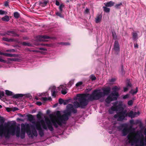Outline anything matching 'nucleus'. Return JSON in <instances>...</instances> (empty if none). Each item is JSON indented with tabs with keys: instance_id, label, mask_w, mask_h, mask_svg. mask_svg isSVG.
Segmentation results:
<instances>
[{
	"instance_id": "nucleus-1",
	"label": "nucleus",
	"mask_w": 146,
	"mask_h": 146,
	"mask_svg": "<svg viewBox=\"0 0 146 146\" xmlns=\"http://www.w3.org/2000/svg\"><path fill=\"white\" fill-rule=\"evenodd\" d=\"M123 106L122 103L120 102L116 106H112L109 110V112L111 114L113 113L114 111L117 112V113L114 116V117L117 119V121H123L127 116L132 118L137 117L139 115V111L134 112L133 111H131L127 113L126 110H124Z\"/></svg>"
},
{
	"instance_id": "nucleus-2",
	"label": "nucleus",
	"mask_w": 146,
	"mask_h": 146,
	"mask_svg": "<svg viewBox=\"0 0 146 146\" xmlns=\"http://www.w3.org/2000/svg\"><path fill=\"white\" fill-rule=\"evenodd\" d=\"M77 112V110L74 108L72 104H68L66 106V110L64 111V114L61 115L60 111L56 112V116L52 120V123L56 127H57L58 125L61 126L65 123L66 121L68 119V116L72 113H75Z\"/></svg>"
},
{
	"instance_id": "nucleus-3",
	"label": "nucleus",
	"mask_w": 146,
	"mask_h": 146,
	"mask_svg": "<svg viewBox=\"0 0 146 146\" xmlns=\"http://www.w3.org/2000/svg\"><path fill=\"white\" fill-rule=\"evenodd\" d=\"M15 133L17 137H20L22 139L25 138V133L29 138L33 139L36 137L38 134L36 128H15Z\"/></svg>"
},
{
	"instance_id": "nucleus-4",
	"label": "nucleus",
	"mask_w": 146,
	"mask_h": 146,
	"mask_svg": "<svg viewBox=\"0 0 146 146\" xmlns=\"http://www.w3.org/2000/svg\"><path fill=\"white\" fill-rule=\"evenodd\" d=\"M129 143L133 145L135 143V146H145L146 145V138H144L143 135L139 132H137L133 138L131 135L129 134L127 136Z\"/></svg>"
},
{
	"instance_id": "nucleus-5",
	"label": "nucleus",
	"mask_w": 146,
	"mask_h": 146,
	"mask_svg": "<svg viewBox=\"0 0 146 146\" xmlns=\"http://www.w3.org/2000/svg\"><path fill=\"white\" fill-rule=\"evenodd\" d=\"M86 98V94H77L76 96L74 98V100H78L79 102L77 101L74 102L73 104L74 107L76 108H84V106L87 105L88 103V101Z\"/></svg>"
},
{
	"instance_id": "nucleus-6",
	"label": "nucleus",
	"mask_w": 146,
	"mask_h": 146,
	"mask_svg": "<svg viewBox=\"0 0 146 146\" xmlns=\"http://www.w3.org/2000/svg\"><path fill=\"white\" fill-rule=\"evenodd\" d=\"M103 92L100 90H94L88 97V99L90 100H98L102 97H104L106 95L108 94L110 91V88H105L103 90Z\"/></svg>"
},
{
	"instance_id": "nucleus-7",
	"label": "nucleus",
	"mask_w": 146,
	"mask_h": 146,
	"mask_svg": "<svg viewBox=\"0 0 146 146\" xmlns=\"http://www.w3.org/2000/svg\"><path fill=\"white\" fill-rule=\"evenodd\" d=\"M57 90L54 86H50L49 89L51 91L52 96L54 97L56 96L57 93L61 90L62 94L65 95L67 93V89L65 85H60V86L57 87Z\"/></svg>"
},
{
	"instance_id": "nucleus-8",
	"label": "nucleus",
	"mask_w": 146,
	"mask_h": 146,
	"mask_svg": "<svg viewBox=\"0 0 146 146\" xmlns=\"http://www.w3.org/2000/svg\"><path fill=\"white\" fill-rule=\"evenodd\" d=\"M120 90V87L115 86L112 88L113 92L105 99V102L109 104L111 102L117 100L119 96L118 91Z\"/></svg>"
},
{
	"instance_id": "nucleus-9",
	"label": "nucleus",
	"mask_w": 146,
	"mask_h": 146,
	"mask_svg": "<svg viewBox=\"0 0 146 146\" xmlns=\"http://www.w3.org/2000/svg\"><path fill=\"white\" fill-rule=\"evenodd\" d=\"M15 128H0V137L4 136L5 138L9 139L11 135H15Z\"/></svg>"
},
{
	"instance_id": "nucleus-10",
	"label": "nucleus",
	"mask_w": 146,
	"mask_h": 146,
	"mask_svg": "<svg viewBox=\"0 0 146 146\" xmlns=\"http://www.w3.org/2000/svg\"><path fill=\"white\" fill-rule=\"evenodd\" d=\"M28 119L36 128H46L45 127L44 122L43 119L36 121L35 118L32 115H30L28 117Z\"/></svg>"
},
{
	"instance_id": "nucleus-11",
	"label": "nucleus",
	"mask_w": 146,
	"mask_h": 146,
	"mask_svg": "<svg viewBox=\"0 0 146 146\" xmlns=\"http://www.w3.org/2000/svg\"><path fill=\"white\" fill-rule=\"evenodd\" d=\"M6 94L8 96H12L13 98H17L19 97H22L24 95L23 94H14L12 92L8 90H6L5 91Z\"/></svg>"
},
{
	"instance_id": "nucleus-12",
	"label": "nucleus",
	"mask_w": 146,
	"mask_h": 146,
	"mask_svg": "<svg viewBox=\"0 0 146 146\" xmlns=\"http://www.w3.org/2000/svg\"><path fill=\"white\" fill-rule=\"evenodd\" d=\"M39 96H45V97H42L40 98L41 100L43 101H51L52 100V98L50 97L47 98L46 96H48V94L47 92H44L43 93L40 94Z\"/></svg>"
},
{
	"instance_id": "nucleus-13",
	"label": "nucleus",
	"mask_w": 146,
	"mask_h": 146,
	"mask_svg": "<svg viewBox=\"0 0 146 146\" xmlns=\"http://www.w3.org/2000/svg\"><path fill=\"white\" fill-rule=\"evenodd\" d=\"M38 132L39 136L40 137H43L45 134V131H48V128H36Z\"/></svg>"
},
{
	"instance_id": "nucleus-14",
	"label": "nucleus",
	"mask_w": 146,
	"mask_h": 146,
	"mask_svg": "<svg viewBox=\"0 0 146 146\" xmlns=\"http://www.w3.org/2000/svg\"><path fill=\"white\" fill-rule=\"evenodd\" d=\"M6 125L9 128H16V122L14 121H8L6 123Z\"/></svg>"
},
{
	"instance_id": "nucleus-15",
	"label": "nucleus",
	"mask_w": 146,
	"mask_h": 146,
	"mask_svg": "<svg viewBox=\"0 0 146 146\" xmlns=\"http://www.w3.org/2000/svg\"><path fill=\"white\" fill-rule=\"evenodd\" d=\"M55 129H54V128H48V129L51 131L52 135H54L56 133H58L59 134H61L60 128H55Z\"/></svg>"
},
{
	"instance_id": "nucleus-16",
	"label": "nucleus",
	"mask_w": 146,
	"mask_h": 146,
	"mask_svg": "<svg viewBox=\"0 0 146 146\" xmlns=\"http://www.w3.org/2000/svg\"><path fill=\"white\" fill-rule=\"evenodd\" d=\"M113 49L114 50L117 52L118 53L120 50V48L118 42L117 41H115L114 43Z\"/></svg>"
},
{
	"instance_id": "nucleus-17",
	"label": "nucleus",
	"mask_w": 146,
	"mask_h": 146,
	"mask_svg": "<svg viewBox=\"0 0 146 146\" xmlns=\"http://www.w3.org/2000/svg\"><path fill=\"white\" fill-rule=\"evenodd\" d=\"M49 36L46 35L39 36L37 37L38 40L39 41H44L45 39H49Z\"/></svg>"
},
{
	"instance_id": "nucleus-18",
	"label": "nucleus",
	"mask_w": 146,
	"mask_h": 146,
	"mask_svg": "<svg viewBox=\"0 0 146 146\" xmlns=\"http://www.w3.org/2000/svg\"><path fill=\"white\" fill-rule=\"evenodd\" d=\"M136 128H123L122 130V135L125 136L127 135L129 133V129H133V130H135Z\"/></svg>"
},
{
	"instance_id": "nucleus-19",
	"label": "nucleus",
	"mask_w": 146,
	"mask_h": 146,
	"mask_svg": "<svg viewBox=\"0 0 146 146\" xmlns=\"http://www.w3.org/2000/svg\"><path fill=\"white\" fill-rule=\"evenodd\" d=\"M102 16L101 15H97L95 19V22L96 23H100L102 19Z\"/></svg>"
},
{
	"instance_id": "nucleus-20",
	"label": "nucleus",
	"mask_w": 146,
	"mask_h": 146,
	"mask_svg": "<svg viewBox=\"0 0 146 146\" xmlns=\"http://www.w3.org/2000/svg\"><path fill=\"white\" fill-rule=\"evenodd\" d=\"M114 2L112 1H110L109 2L105 3L104 4L106 7H111L113 5Z\"/></svg>"
},
{
	"instance_id": "nucleus-21",
	"label": "nucleus",
	"mask_w": 146,
	"mask_h": 146,
	"mask_svg": "<svg viewBox=\"0 0 146 146\" xmlns=\"http://www.w3.org/2000/svg\"><path fill=\"white\" fill-rule=\"evenodd\" d=\"M132 38L133 40H136L138 39V35L135 32H133L132 33Z\"/></svg>"
},
{
	"instance_id": "nucleus-22",
	"label": "nucleus",
	"mask_w": 146,
	"mask_h": 146,
	"mask_svg": "<svg viewBox=\"0 0 146 146\" xmlns=\"http://www.w3.org/2000/svg\"><path fill=\"white\" fill-rule=\"evenodd\" d=\"M2 55H3L4 56H6L8 57H15L16 56V54H9L7 53H4L3 52H2Z\"/></svg>"
},
{
	"instance_id": "nucleus-23",
	"label": "nucleus",
	"mask_w": 146,
	"mask_h": 146,
	"mask_svg": "<svg viewBox=\"0 0 146 146\" xmlns=\"http://www.w3.org/2000/svg\"><path fill=\"white\" fill-rule=\"evenodd\" d=\"M131 84L130 83L128 82L127 83L126 86L124 88V92H126L129 89V87H131Z\"/></svg>"
},
{
	"instance_id": "nucleus-24",
	"label": "nucleus",
	"mask_w": 146,
	"mask_h": 146,
	"mask_svg": "<svg viewBox=\"0 0 146 146\" xmlns=\"http://www.w3.org/2000/svg\"><path fill=\"white\" fill-rule=\"evenodd\" d=\"M21 128H29V124L27 123H22L21 124Z\"/></svg>"
},
{
	"instance_id": "nucleus-25",
	"label": "nucleus",
	"mask_w": 146,
	"mask_h": 146,
	"mask_svg": "<svg viewBox=\"0 0 146 146\" xmlns=\"http://www.w3.org/2000/svg\"><path fill=\"white\" fill-rule=\"evenodd\" d=\"M4 121V119L3 117L0 119V128H4L3 127V124Z\"/></svg>"
},
{
	"instance_id": "nucleus-26",
	"label": "nucleus",
	"mask_w": 146,
	"mask_h": 146,
	"mask_svg": "<svg viewBox=\"0 0 146 146\" xmlns=\"http://www.w3.org/2000/svg\"><path fill=\"white\" fill-rule=\"evenodd\" d=\"M138 92V88L136 87L135 90L132 89L129 92V93L133 95L136 94Z\"/></svg>"
},
{
	"instance_id": "nucleus-27",
	"label": "nucleus",
	"mask_w": 146,
	"mask_h": 146,
	"mask_svg": "<svg viewBox=\"0 0 146 146\" xmlns=\"http://www.w3.org/2000/svg\"><path fill=\"white\" fill-rule=\"evenodd\" d=\"M47 3L48 2L47 1H45L44 2L40 1L39 4L40 5L44 7L46 5Z\"/></svg>"
},
{
	"instance_id": "nucleus-28",
	"label": "nucleus",
	"mask_w": 146,
	"mask_h": 146,
	"mask_svg": "<svg viewBox=\"0 0 146 146\" xmlns=\"http://www.w3.org/2000/svg\"><path fill=\"white\" fill-rule=\"evenodd\" d=\"M136 123L139 124V128H143V124L141 121L139 120H137Z\"/></svg>"
},
{
	"instance_id": "nucleus-29",
	"label": "nucleus",
	"mask_w": 146,
	"mask_h": 146,
	"mask_svg": "<svg viewBox=\"0 0 146 146\" xmlns=\"http://www.w3.org/2000/svg\"><path fill=\"white\" fill-rule=\"evenodd\" d=\"M7 34L9 35H14L15 34V32L13 31H9L7 32Z\"/></svg>"
},
{
	"instance_id": "nucleus-30",
	"label": "nucleus",
	"mask_w": 146,
	"mask_h": 146,
	"mask_svg": "<svg viewBox=\"0 0 146 146\" xmlns=\"http://www.w3.org/2000/svg\"><path fill=\"white\" fill-rule=\"evenodd\" d=\"M8 60H9L13 61H18L19 60L18 58H8Z\"/></svg>"
},
{
	"instance_id": "nucleus-31",
	"label": "nucleus",
	"mask_w": 146,
	"mask_h": 146,
	"mask_svg": "<svg viewBox=\"0 0 146 146\" xmlns=\"http://www.w3.org/2000/svg\"><path fill=\"white\" fill-rule=\"evenodd\" d=\"M3 21H8L9 20V17L7 16H6L2 18Z\"/></svg>"
},
{
	"instance_id": "nucleus-32",
	"label": "nucleus",
	"mask_w": 146,
	"mask_h": 146,
	"mask_svg": "<svg viewBox=\"0 0 146 146\" xmlns=\"http://www.w3.org/2000/svg\"><path fill=\"white\" fill-rule=\"evenodd\" d=\"M90 78L92 81L95 80L96 79V77L93 74H92L90 76Z\"/></svg>"
},
{
	"instance_id": "nucleus-33",
	"label": "nucleus",
	"mask_w": 146,
	"mask_h": 146,
	"mask_svg": "<svg viewBox=\"0 0 146 146\" xmlns=\"http://www.w3.org/2000/svg\"><path fill=\"white\" fill-rule=\"evenodd\" d=\"M22 44L24 46H31V44L30 43L26 42H23L22 43Z\"/></svg>"
},
{
	"instance_id": "nucleus-34",
	"label": "nucleus",
	"mask_w": 146,
	"mask_h": 146,
	"mask_svg": "<svg viewBox=\"0 0 146 146\" xmlns=\"http://www.w3.org/2000/svg\"><path fill=\"white\" fill-rule=\"evenodd\" d=\"M14 16L15 18H17L19 16V14L17 12H15L14 13Z\"/></svg>"
},
{
	"instance_id": "nucleus-35",
	"label": "nucleus",
	"mask_w": 146,
	"mask_h": 146,
	"mask_svg": "<svg viewBox=\"0 0 146 146\" xmlns=\"http://www.w3.org/2000/svg\"><path fill=\"white\" fill-rule=\"evenodd\" d=\"M42 114L41 113L39 112L37 115V118L38 119V121H39L41 120V119H40L41 118V115Z\"/></svg>"
},
{
	"instance_id": "nucleus-36",
	"label": "nucleus",
	"mask_w": 146,
	"mask_h": 146,
	"mask_svg": "<svg viewBox=\"0 0 146 146\" xmlns=\"http://www.w3.org/2000/svg\"><path fill=\"white\" fill-rule=\"evenodd\" d=\"M122 5V3H119L116 4L115 5V7L116 8L119 9L121 7V6Z\"/></svg>"
},
{
	"instance_id": "nucleus-37",
	"label": "nucleus",
	"mask_w": 146,
	"mask_h": 146,
	"mask_svg": "<svg viewBox=\"0 0 146 146\" xmlns=\"http://www.w3.org/2000/svg\"><path fill=\"white\" fill-rule=\"evenodd\" d=\"M115 81V79L114 78H112L109 80V82L111 84H113Z\"/></svg>"
},
{
	"instance_id": "nucleus-38",
	"label": "nucleus",
	"mask_w": 146,
	"mask_h": 146,
	"mask_svg": "<svg viewBox=\"0 0 146 146\" xmlns=\"http://www.w3.org/2000/svg\"><path fill=\"white\" fill-rule=\"evenodd\" d=\"M112 36L113 37V39L116 40L117 39V35L115 32H112Z\"/></svg>"
},
{
	"instance_id": "nucleus-39",
	"label": "nucleus",
	"mask_w": 146,
	"mask_h": 146,
	"mask_svg": "<svg viewBox=\"0 0 146 146\" xmlns=\"http://www.w3.org/2000/svg\"><path fill=\"white\" fill-rule=\"evenodd\" d=\"M104 10V11L106 12H109L110 11V9L109 8H107L106 7H103Z\"/></svg>"
},
{
	"instance_id": "nucleus-40",
	"label": "nucleus",
	"mask_w": 146,
	"mask_h": 146,
	"mask_svg": "<svg viewBox=\"0 0 146 146\" xmlns=\"http://www.w3.org/2000/svg\"><path fill=\"white\" fill-rule=\"evenodd\" d=\"M129 94H127L125 95H123L122 97L123 99H126L128 98L129 97Z\"/></svg>"
},
{
	"instance_id": "nucleus-41",
	"label": "nucleus",
	"mask_w": 146,
	"mask_h": 146,
	"mask_svg": "<svg viewBox=\"0 0 146 146\" xmlns=\"http://www.w3.org/2000/svg\"><path fill=\"white\" fill-rule=\"evenodd\" d=\"M23 94L24 95L23 96H25V97H27V98H29V99H31L32 98V96H31L30 95V94Z\"/></svg>"
},
{
	"instance_id": "nucleus-42",
	"label": "nucleus",
	"mask_w": 146,
	"mask_h": 146,
	"mask_svg": "<svg viewBox=\"0 0 146 146\" xmlns=\"http://www.w3.org/2000/svg\"><path fill=\"white\" fill-rule=\"evenodd\" d=\"M133 102L132 100H130L128 102V104L129 106H131L133 105Z\"/></svg>"
},
{
	"instance_id": "nucleus-43",
	"label": "nucleus",
	"mask_w": 146,
	"mask_h": 146,
	"mask_svg": "<svg viewBox=\"0 0 146 146\" xmlns=\"http://www.w3.org/2000/svg\"><path fill=\"white\" fill-rule=\"evenodd\" d=\"M82 82L81 81L78 82L76 84V87H78L82 84Z\"/></svg>"
},
{
	"instance_id": "nucleus-44",
	"label": "nucleus",
	"mask_w": 146,
	"mask_h": 146,
	"mask_svg": "<svg viewBox=\"0 0 146 146\" xmlns=\"http://www.w3.org/2000/svg\"><path fill=\"white\" fill-rule=\"evenodd\" d=\"M74 82L73 80H70L68 83V85L70 86H71L74 84Z\"/></svg>"
},
{
	"instance_id": "nucleus-45",
	"label": "nucleus",
	"mask_w": 146,
	"mask_h": 146,
	"mask_svg": "<svg viewBox=\"0 0 146 146\" xmlns=\"http://www.w3.org/2000/svg\"><path fill=\"white\" fill-rule=\"evenodd\" d=\"M6 12L2 10H0V15H3L4 14H6Z\"/></svg>"
},
{
	"instance_id": "nucleus-46",
	"label": "nucleus",
	"mask_w": 146,
	"mask_h": 146,
	"mask_svg": "<svg viewBox=\"0 0 146 146\" xmlns=\"http://www.w3.org/2000/svg\"><path fill=\"white\" fill-rule=\"evenodd\" d=\"M56 14L57 15L60 17L61 18L63 17V16L62 15L61 13L59 12H57L56 13Z\"/></svg>"
},
{
	"instance_id": "nucleus-47",
	"label": "nucleus",
	"mask_w": 146,
	"mask_h": 146,
	"mask_svg": "<svg viewBox=\"0 0 146 146\" xmlns=\"http://www.w3.org/2000/svg\"><path fill=\"white\" fill-rule=\"evenodd\" d=\"M64 100L63 99L61 98H60L59 99V103L60 104H63L64 102Z\"/></svg>"
},
{
	"instance_id": "nucleus-48",
	"label": "nucleus",
	"mask_w": 146,
	"mask_h": 146,
	"mask_svg": "<svg viewBox=\"0 0 146 146\" xmlns=\"http://www.w3.org/2000/svg\"><path fill=\"white\" fill-rule=\"evenodd\" d=\"M4 96V93L3 92H0V98H1Z\"/></svg>"
},
{
	"instance_id": "nucleus-49",
	"label": "nucleus",
	"mask_w": 146,
	"mask_h": 146,
	"mask_svg": "<svg viewBox=\"0 0 146 146\" xmlns=\"http://www.w3.org/2000/svg\"><path fill=\"white\" fill-rule=\"evenodd\" d=\"M0 62H2L6 63V61L5 60L1 59V57H0Z\"/></svg>"
},
{
	"instance_id": "nucleus-50",
	"label": "nucleus",
	"mask_w": 146,
	"mask_h": 146,
	"mask_svg": "<svg viewBox=\"0 0 146 146\" xmlns=\"http://www.w3.org/2000/svg\"><path fill=\"white\" fill-rule=\"evenodd\" d=\"M68 102V100H64V102L63 104L64 105H66Z\"/></svg>"
},
{
	"instance_id": "nucleus-51",
	"label": "nucleus",
	"mask_w": 146,
	"mask_h": 146,
	"mask_svg": "<svg viewBox=\"0 0 146 146\" xmlns=\"http://www.w3.org/2000/svg\"><path fill=\"white\" fill-rule=\"evenodd\" d=\"M63 7V5H61L59 7V9L60 11H62V8Z\"/></svg>"
},
{
	"instance_id": "nucleus-52",
	"label": "nucleus",
	"mask_w": 146,
	"mask_h": 146,
	"mask_svg": "<svg viewBox=\"0 0 146 146\" xmlns=\"http://www.w3.org/2000/svg\"><path fill=\"white\" fill-rule=\"evenodd\" d=\"M36 104L39 106H40L42 105V103L40 102H36Z\"/></svg>"
},
{
	"instance_id": "nucleus-53",
	"label": "nucleus",
	"mask_w": 146,
	"mask_h": 146,
	"mask_svg": "<svg viewBox=\"0 0 146 146\" xmlns=\"http://www.w3.org/2000/svg\"><path fill=\"white\" fill-rule=\"evenodd\" d=\"M129 122H130V123L131 124H135L136 123H135L134 122V121L132 119V120H131L130 121H129Z\"/></svg>"
},
{
	"instance_id": "nucleus-54",
	"label": "nucleus",
	"mask_w": 146,
	"mask_h": 146,
	"mask_svg": "<svg viewBox=\"0 0 146 146\" xmlns=\"http://www.w3.org/2000/svg\"><path fill=\"white\" fill-rule=\"evenodd\" d=\"M134 47L135 48H138V45L137 43H135L134 44Z\"/></svg>"
},
{
	"instance_id": "nucleus-55",
	"label": "nucleus",
	"mask_w": 146,
	"mask_h": 146,
	"mask_svg": "<svg viewBox=\"0 0 146 146\" xmlns=\"http://www.w3.org/2000/svg\"><path fill=\"white\" fill-rule=\"evenodd\" d=\"M17 121H23L24 120V119L20 118H17Z\"/></svg>"
},
{
	"instance_id": "nucleus-56",
	"label": "nucleus",
	"mask_w": 146,
	"mask_h": 146,
	"mask_svg": "<svg viewBox=\"0 0 146 146\" xmlns=\"http://www.w3.org/2000/svg\"><path fill=\"white\" fill-rule=\"evenodd\" d=\"M15 50L14 49H8L6 50V51L7 52H14Z\"/></svg>"
},
{
	"instance_id": "nucleus-57",
	"label": "nucleus",
	"mask_w": 146,
	"mask_h": 146,
	"mask_svg": "<svg viewBox=\"0 0 146 146\" xmlns=\"http://www.w3.org/2000/svg\"><path fill=\"white\" fill-rule=\"evenodd\" d=\"M3 40L4 41H9V39L8 38H5V37L3 38Z\"/></svg>"
},
{
	"instance_id": "nucleus-58",
	"label": "nucleus",
	"mask_w": 146,
	"mask_h": 146,
	"mask_svg": "<svg viewBox=\"0 0 146 146\" xmlns=\"http://www.w3.org/2000/svg\"><path fill=\"white\" fill-rule=\"evenodd\" d=\"M121 72L122 73H123V65H122L121 66Z\"/></svg>"
},
{
	"instance_id": "nucleus-59",
	"label": "nucleus",
	"mask_w": 146,
	"mask_h": 146,
	"mask_svg": "<svg viewBox=\"0 0 146 146\" xmlns=\"http://www.w3.org/2000/svg\"><path fill=\"white\" fill-rule=\"evenodd\" d=\"M32 51L33 52H37V53L39 52H40V51L36 50H32Z\"/></svg>"
},
{
	"instance_id": "nucleus-60",
	"label": "nucleus",
	"mask_w": 146,
	"mask_h": 146,
	"mask_svg": "<svg viewBox=\"0 0 146 146\" xmlns=\"http://www.w3.org/2000/svg\"><path fill=\"white\" fill-rule=\"evenodd\" d=\"M108 132H109V133H110V134L114 133V131L113 130V129L111 131H108Z\"/></svg>"
},
{
	"instance_id": "nucleus-61",
	"label": "nucleus",
	"mask_w": 146,
	"mask_h": 146,
	"mask_svg": "<svg viewBox=\"0 0 146 146\" xmlns=\"http://www.w3.org/2000/svg\"><path fill=\"white\" fill-rule=\"evenodd\" d=\"M8 3H9V2H8V1H7L5 3L4 5L5 6H7L8 5Z\"/></svg>"
},
{
	"instance_id": "nucleus-62",
	"label": "nucleus",
	"mask_w": 146,
	"mask_h": 146,
	"mask_svg": "<svg viewBox=\"0 0 146 146\" xmlns=\"http://www.w3.org/2000/svg\"><path fill=\"white\" fill-rule=\"evenodd\" d=\"M39 49L40 50H47L45 48H39Z\"/></svg>"
},
{
	"instance_id": "nucleus-63",
	"label": "nucleus",
	"mask_w": 146,
	"mask_h": 146,
	"mask_svg": "<svg viewBox=\"0 0 146 146\" xmlns=\"http://www.w3.org/2000/svg\"><path fill=\"white\" fill-rule=\"evenodd\" d=\"M56 4L57 5H60V3H59V2L58 1H56Z\"/></svg>"
},
{
	"instance_id": "nucleus-64",
	"label": "nucleus",
	"mask_w": 146,
	"mask_h": 146,
	"mask_svg": "<svg viewBox=\"0 0 146 146\" xmlns=\"http://www.w3.org/2000/svg\"><path fill=\"white\" fill-rule=\"evenodd\" d=\"M61 44H63L65 45H68L69 44V43H62Z\"/></svg>"
}]
</instances>
